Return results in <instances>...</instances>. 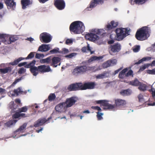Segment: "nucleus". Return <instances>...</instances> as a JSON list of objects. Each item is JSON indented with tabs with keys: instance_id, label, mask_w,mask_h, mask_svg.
Returning a JSON list of instances; mask_svg holds the SVG:
<instances>
[{
	"instance_id": "nucleus-1",
	"label": "nucleus",
	"mask_w": 155,
	"mask_h": 155,
	"mask_svg": "<svg viewBox=\"0 0 155 155\" xmlns=\"http://www.w3.org/2000/svg\"><path fill=\"white\" fill-rule=\"evenodd\" d=\"M36 62L35 60H33L30 63L26 64L25 66V68H30V72L34 76H36L39 73H44L52 71L49 65H43L38 67L35 66Z\"/></svg>"
},
{
	"instance_id": "nucleus-2",
	"label": "nucleus",
	"mask_w": 155,
	"mask_h": 155,
	"mask_svg": "<svg viewBox=\"0 0 155 155\" xmlns=\"http://www.w3.org/2000/svg\"><path fill=\"white\" fill-rule=\"evenodd\" d=\"M96 85L95 83L94 82H88L83 84L81 82L76 83L69 85L68 87L67 90L72 91L93 89L94 88Z\"/></svg>"
},
{
	"instance_id": "nucleus-3",
	"label": "nucleus",
	"mask_w": 155,
	"mask_h": 155,
	"mask_svg": "<svg viewBox=\"0 0 155 155\" xmlns=\"http://www.w3.org/2000/svg\"><path fill=\"white\" fill-rule=\"evenodd\" d=\"M85 29L83 23L80 21H76L72 22L69 27V30L71 33L74 34H80Z\"/></svg>"
},
{
	"instance_id": "nucleus-4",
	"label": "nucleus",
	"mask_w": 155,
	"mask_h": 155,
	"mask_svg": "<svg viewBox=\"0 0 155 155\" xmlns=\"http://www.w3.org/2000/svg\"><path fill=\"white\" fill-rule=\"evenodd\" d=\"M91 32L85 35L86 39L91 41H95L99 39V37L97 35H102L105 34L104 30L103 29H93L91 31Z\"/></svg>"
},
{
	"instance_id": "nucleus-5",
	"label": "nucleus",
	"mask_w": 155,
	"mask_h": 155,
	"mask_svg": "<svg viewBox=\"0 0 155 155\" xmlns=\"http://www.w3.org/2000/svg\"><path fill=\"white\" fill-rule=\"evenodd\" d=\"M149 28L146 27H143L138 29L135 34L136 38L139 41L146 39L149 36Z\"/></svg>"
},
{
	"instance_id": "nucleus-6",
	"label": "nucleus",
	"mask_w": 155,
	"mask_h": 155,
	"mask_svg": "<svg viewBox=\"0 0 155 155\" xmlns=\"http://www.w3.org/2000/svg\"><path fill=\"white\" fill-rule=\"evenodd\" d=\"M129 30L127 28H118L115 30L117 39L118 41L122 40L129 35Z\"/></svg>"
},
{
	"instance_id": "nucleus-7",
	"label": "nucleus",
	"mask_w": 155,
	"mask_h": 155,
	"mask_svg": "<svg viewBox=\"0 0 155 155\" xmlns=\"http://www.w3.org/2000/svg\"><path fill=\"white\" fill-rule=\"evenodd\" d=\"M121 45L120 44L117 43L110 45L108 47L109 54L111 55H114L117 54L121 49Z\"/></svg>"
},
{
	"instance_id": "nucleus-8",
	"label": "nucleus",
	"mask_w": 155,
	"mask_h": 155,
	"mask_svg": "<svg viewBox=\"0 0 155 155\" xmlns=\"http://www.w3.org/2000/svg\"><path fill=\"white\" fill-rule=\"evenodd\" d=\"M67 108L65 103H60L55 107V109L56 111L53 112L52 114L53 115H56L59 113L64 111Z\"/></svg>"
},
{
	"instance_id": "nucleus-9",
	"label": "nucleus",
	"mask_w": 155,
	"mask_h": 155,
	"mask_svg": "<svg viewBox=\"0 0 155 155\" xmlns=\"http://www.w3.org/2000/svg\"><path fill=\"white\" fill-rule=\"evenodd\" d=\"M52 39L51 37L47 33H43L40 36V39L42 42L48 43L51 41Z\"/></svg>"
},
{
	"instance_id": "nucleus-10",
	"label": "nucleus",
	"mask_w": 155,
	"mask_h": 155,
	"mask_svg": "<svg viewBox=\"0 0 155 155\" xmlns=\"http://www.w3.org/2000/svg\"><path fill=\"white\" fill-rule=\"evenodd\" d=\"M86 69L85 65L77 66L74 69L72 73L75 75L82 74L86 72Z\"/></svg>"
},
{
	"instance_id": "nucleus-11",
	"label": "nucleus",
	"mask_w": 155,
	"mask_h": 155,
	"mask_svg": "<svg viewBox=\"0 0 155 155\" xmlns=\"http://www.w3.org/2000/svg\"><path fill=\"white\" fill-rule=\"evenodd\" d=\"M54 5L55 7L59 10H62L65 7V3L63 0H55Z\"/></svg>"
},
{
	"instance_id": "nucleus-12",
	"label": "nucleus",
	"mask_w": 155,
	"mask_h": 155,
	"mask_svg": "<svg viewBox=\"0 0 155 155\" xmlns=\"http://www.w3.org/2000/svg\"><path fill=\"white\" fill-rule=\"evenodd\" d=\"M115 105L117 107L120 108L125 106L126 104L125 100L120 98H116L114 100Z\"/></svg>"
},
{
	"instance_id": "nucleus-13",
	"label": "nucleus",
	"mask_w": 155,
	"mask_h": 155,
	"mask_svg": "<svg viewBox=\"0 0 155 155\" xmlns=\"http://www.w3.org/2000/svg\"><path fill=\"white\" fill-rule=\"evenodd\" d=\"M47 120L45 118H40L36 121L34 124V126L35 127H38L43 125Z\"/></svg>"
},
{
	"instance_id": "nucleus-14",
	"label": "nucleus",
	"mask_w": 155,
	"mask_h": 155,
	"mask_svg": "<svg viewBox=\"0 0 155 155\" xmlns=\"http://www.w3.org/2000/svg\"><path fill=\"white\" fill-rule=\"evenodd\" d=\"M76 102L75 98L72 97L69 98H67L65 102L67 107H71Z\"/></svg>"
},
{
	"instance_id": "nucleus-15",
	"label": "nucleus",
	"mask_w": 155,
	"mask_h": 155,
	"mask_svg": "<svg viewBox=\"0 0 155 155\" xmlns=\"http://www.w3.org/2000/svg\"><path fill=\"white\" fill-rule=\"evenodd\" d=\"M51 66L54 67H56L58 65H60V61L61 59L58 57H54L51 58Z\"/></svg>"
},
{
	"instance_id": "nucleus-16",
	"label": "nucleus",
	"mask_w": 155,
	"mask_h": 155,
	"mask_svg": "<svg viewBox=\"0 0 155 155\" xmlns=\"http://www.w3.org/2000/svg\"><path fill=\"white\" fill-rule=\"evenodd\" d=\"M103 0H92L90 3L89 8H93L97 5L100 3L103 4Z\"/></svg>"
},
{
	"instance_id": "nucleus-17",
	"label": "nucleus",
	"mask_w": 155,
	"mask_h": 155,
	"mask_svg": "<svg viewBox=\"0 0 155 155\" xmlns=\"http://www.w3.org/2000/svg\"><path fill=\"white\" fill-rule=\"evenodd\" d=\"M118 25V23L117 22L112 21L107 25L106 28L107 30H110L117 27Z\"/></svg>"
},
{
	"instance_id": "nucleus-18",
	"label": "nucleus",
	"mask_w": 155,
	"mask_h": 155,
	"mask_svg": "<svg viewBox=\"0 0 155 155\" xmlns=\"http://www.w3.org/2000/svg\"><path fill=\"white\" fill-rule=\"evenodd\" d=\"M21 3L22 8L25 9L27 8V6L31 4L32 2L30 0H21Z\"/></svg>"
},
{
	"instance_id": "nucleus-19",
	"label": "nucleus",
	"mask_w": 155,
	"mask_h": 155,
	"mask_svg": "<svg viewBox=\"0 0 155 155\" xmlns=\"http://www.w3.org/2000/svg\"><path fill=\"white\" fill-rule=\"evenodd\" d=\"M17 121L16 120L12 119L10 120L5 123V126L8 127H10L12 126L15 125Z\"/></svg>"
},
{
	"instance_id": "nucleus-20",
	"label": "nucleus",
	"mask_w": 155,
	"mask_h": 155,
	"mask_svg": "<svg viewBox=\"0 0 155 155\" xmlns=\"http://www.w3.org/2000/svg\"><path fill=\"white\" fill-rule=\"evenodd\" d=\"M103 58L102 56L97 57L96 56H93L91 57L88 61L87 62L88 63H91L94 61H97L102 59Z\"/></svg>"
},
{
	"instance_id": "nucleus-21",
	"label": "nucleus",
	"mask_w": 155,
	"mask_h": 155,
	"mask_svg": "<svg viewBox=\"0 0 155 155\" xmlns=\"http://www.w3.org/2000/svg\"><path fill=\"white\" fill-rule=\"evenodd\" d=\"M2 68V65H0V74H5L11 71V68L10 67H8L4 68Z\"/></svg>"
},
{
	"instance_id": "nucleus-22",
	"label": "nucleus",
	"mask_w": 155,
	"mask_h": 155,
	"mask_svg": "<svg viewBox=\"0 0 155 155\" xmlns=\"http://www.w3.org/2000/svg\"><path fill=\"white\" fill-rule=\"evenodd\" d=\"M51 56L48 57L46 58L42 59L40 60V62L41 64L46 63L47 64H51Z\"/></svg>"
},
{
	"instance_id": "nucleus-23",
	"label": "nucleus",
	"mask_w": 155,
	"mask_h": 155,
	"mask_svg": "<svg viewBox=\"0 0 155 155\" xmlns=\"http://www.w3.org/2000/svg\"><path fill=\"white\" fill-rule=\"evenodd\" d=\"M5 2L7 6H9L11 8H13L15 6L16 3L13 0H5Z\"/></svg>"
},
{
	"instance_id": "nucleus-24",
	"label": "nucleus",
	"mask_w": 155,
	"mask_h": 155,
	"mask_svg": "<svg viewBox=\"0 0 155 155\" xmlns=\"http://www.w3.org/2000/svg\"><path fill=\"white\" fill-rule=\"evenodd\" d=\"M82 52H87L89 51L90 52L91 54H92L94 53V51H92L91 47H90L89 45L88 44L87 45V47H83L81 49Z\"/></svg>"
},
{
	"instance_id": "nucleus-25",
	"label": "nucleus",
	"mask_w": 155,
	"mask_h": 155,
	"mask_svg": "<svg viewBox=\"0 0 155 155\" xmlns=\"http://www.w3.org/2000/svg\"><path fill=\"white\" fill-rule=\"evenodd\" d=\"M8 39H9L10 43H11L12 42H14L18 39V37L16 35H8Z\"/></svg>"
},
{
	"instance_id": "nucleus-26",
	"label": "nucleus",
	"mask_w": 155,
	"mask_h": 155,
	"mask_svg": "<svg viewBox=\"0 0 155 155\" xmlns=\"http://www.w3.org/2000/svg\"><path fill=\"white\" fill-rule=\"evenodd\" d=\"M8 35L6 34H1L0 33V40L2 42H5L8 39Z\"/></svg>"
},
{
	"instance_id": "nucleus-27",
	"label": "nucleus",
	"mask_w": 155,
	"mask_h": 155,
	"mask_svg": "<svg viewBox=\"0 0 155 155\" xmlns=\"http://www.w3.org/2000/svg\"><path fill=\"white\" fill-rule=\"evenodd\" d=\"M25 59V58L20 57L18 58V59L15 60L13 62H10L9 64L12 65H16L18 64L19 62L22 60Z\"/></svg>"
},
{
	"instance_id": "nucleus-28",
	"label": "nucleus",
	"mask_w": 155,
	"mask_h": 155,
	"mask_svg": "<svg viewBox=\"0 0 155 155\" xmlns=\"http://www.w3.org/2000/svg\"><path fill=\"white\" fill-rule=\"evenodd\" d=\"M14 93L15 94L17 95H18V94H26L27 93V91H21V90L20 87L18 88L17 89H15L14 90Z\"/></svg>"
},
{
	"instance_id": "nucleus-29",
	"label": "nucleus",
	"mask_w": 155,
	"mask_h": 155,
	"mask_svg": "<svg viewBox=\"0 0 155 155\" xmlns=\"http://www.w3.org/2000/svg\"><path fill=\"white\" fill-rule=\"evenodd\" d=\"M130 91L129 89L123 90L120 92V94L124 96L128 95L130 94Z\"/></svg>"
},
{
	"instance_id": "nucleus-30",
	"label": "nucleus",
	"mask_w": 155,
	"mask_h": 155,
	"mask_svg": "<svg viewBox=\"0 0 155 155\" xmlns=\"http://www.w3.org/2000/svg\"><path fill=\"white\" fill-rule=\"evenodd\" d=\"M129 83L130 84L135 86H138L141 84L137 79H135L133 81H130Z\"/></svg>"
},
{
	"instance_id": "nucleus-31",
	"label": "nucleus",
	"mask_w": 155,
	"mask_h": 155,
	"mask_svg": "<svg viewBox=\"0 0 155 155\" xmlns=\"http://www.w3.org/2000/svg\"><path fill=\"white\" fill-rule=\"evenodd\" d=\"M107 73L105 71L103 73L97 75L96 76V78L97 79H103L107 77Z\"/></svg>"
},
{
	"instance_id": "nucleus-32",
	"label": "nucleus",
	"mask_w": 155,
	"mask_h": 155,
	"mask_svg": "<svg viewBox=\"0 0 155 155\" xmlns=\"http://www.w3.org/2000/svg\"><path fill=\"white\" fill-rule=\"evenodd\" d=\"M27 124L26 123H24L23 125L20 127L17 130V132H23V131L25 129L26 127Z\"/></svg>"
},
{
	"instance_id": "nucleus-33",
	"label": "nucleus",
	"mask_w": 155,
	"mask_h": 155,
	"mask_svg": "<svg viewBox=\"0 0 155 155\" xmlns=\"http://www.w3.org/2000/svg\"><path fill=\"white\" fill-rule=\"evenodd\" d=\"M138 89L141 91H145L146 90L147 86L144 84H141V83L139 85Z\"/></svg>"
},
{
	"instance_id": "nucleus-34",
	"label": "nucleus",
	"mask_w": 155,
	"mask_h": 155,
	"mask_svg": "<svg viewBox=\"0 0 155 155\" xmlns=\"http://www.w3.org/2000/svg\"><path fill=\"white\" fill-rule=\"evenodd\" d=\"M56 98V96L54 93L50 94L48 97V100L50 101H52L54 100Z\"/></svg>"
},
{
	"instance_id": "nucleus-35",
	"label": "nucleus",
	"mask_w": 155,
	"mask_h": 155,
	"mask_svg": "<svg viewBox=\"0 0 155 155\" xmlns=\"http://www.w3.org/2000/svg\"><path fill=\"white\" fill-rule=\"evenodd\" d=\"M28 110V107L27 106H25L21 108H19L18 109V111L19 113L21 112H25Z\"/></svg>"
},
{
	"instance_id": "nucleus-36",
	"label": "nucleus",
	"mask_w": 155,
	"mask_h": 155,
	"mask_svg": "<svg viewBox=\"0 0 155 155\" xmlns=\"http://www.w3.org/2000/svg\"><path fill=\"white\" fill-rule=\"evenodd\" d=\"M108 62L110 64V66H112L116 65L117 64V61L115 59H110L108 60Z\"/></svg>"
},
{
	"instance_id": "nucleus-37",
	"label": "nucleus",
	"mask_w": 155,
	"mask_h": 155,
	"mask_svg": "<svg viewBox=\"0 0 155 155\" xmlns=\"http://www.w3.org/2000/svg\"><path fill=\"white\" fill-rule=\"evenodd\" d=\"M149 91L151 92L152 97L155 101V89L152 87L151 89L149 90Z\"/></svg>"
},
{
	"instance_id": "nucleus-38",
	"label": "nucleus",
	"mask_w": 155,
	"mask_h": 155,
	"mask_svg": "<svg viewBox=\"0 0 155 155\" xmlns=\"http://www.w3.org/2000/svg\"><path fill=\"white\" fill-rule=\"evenodd\" d=\"M100 112H98L97 113V117L98 120H101L103 118L102 116L103 115V114Z\"/></svg>"
},
{
	"instance_id": "nucleus-39",
	"label": "nucleus",
	"mask_w": 155,
	"mask_h": 155,
	"mask_svg": "<svg viewBox=\"0 0 155 155\" xmlns=\"http://www.w3.org/2000/svg\"><path fill=\"white\" fill-rule=\"evenodd\" d=\"M114 108V106L111 104L108 103L106 107L104 108V110L108 109L111 110L113 109Z\"/></svg>"
},
{
	"instance_id": "nucleus-40",
	"label": "nucleus",
	"mask_w": 155,
	"mask_h": 155,
	"mask_svg": "<svg viewBox=\"0 0 155 155\" xmlns=\"http://www.w3.org/2000/svg\"><path fill=\"white\" fill-rule=\"evenodd\" d=\"M133 51L134 52H138L140 49V46L139 45H136L133 48Z\"/></svg>"
},
{
	"instance_id": "nucleus-41",
	"label": "nucleus",
	"mask_w": 155,
	"mask_h": 155,
	"mask_svg": "<svg viewBox=\"0 0 155 155\" xmlns=\"http://www.w3.org/2000/svg\"><path fill=\"white\" fill-rule=\"evenodd\" d=\"M108 62V61L102 64V67L104 68H105L110 66V64Z\"/></svg>"
},
{
	"instance_id": "nucleus-42",
	"label": "nucleus",
	"mask_w": 155,
	"mask_h": 155,
	"mask_svg": "<svg viewBox=\"0 0 155 155\" xmlns=\"http://www.w3.org/2000/svg\"><path fill=\"white\" fill-rule=\"evenodd\" d=\"M68 52L69 50L68 49H67L65 48H64L62 49V51H59V53L65 54L68 53Z\"/></svg>"
},
{
	"instance_id": "nucleus-43",
	"label": "nucleus",
	"mask_w": 155,
	"mask_h": 155,
	"mask_svg": "<svg viewBox=\"0 0 155 155\" xmlns=\"http://www.w3.org/2000/svg\"><path fill=\"white\" fill-rule=\"evenodd\" d=\"M147 73L151 74H155V68L152 70H148L147 71Z\"/></svg>"
},
{
	"instance_id": "nucleus-44",
	"label": "nucleus",
	"mask_w": 155,
	"mask_h": 155,
	"mask_svg": "<svg viewBox=\"0 0 155 155\" xmlns=\"http://www.w3.org/2000/svg\"><path fill=\"white\" fill-rule=\"evenodd\" d=\"M139 101L140 102L143 103L144 102L143 95L141 94H140L138 96Z\"/></svg>"
},
{
	"instance_id": "nucleus-45",
	"label": "nucleus",
	"mask_w": 155,
	"mask_h": 155,
	"mask_svg": "<svg viewBox=\"0 0 155 155\" xmlns=\"http://www.w3.org/2000/svg\"><path fill=\"white\" fill-rule=\"evenodd\" d=\"M148 66L146 64H144L143 66H141L139 70L138 71V72H140L145 70L148 67Z\"/></svg>"
},
{
	"instance_id": "nucleus-46",
	"label": "nucleus",
	"mask_w": 155,
	"mask_h": 155,
	"mask_svg": "<svg viewBox=\"0 0 155 155\" xmlns=\"http://www.w3.org/2000/svg\"><path fill=\"white\" fill-rule=\"evenodd\" d=\"M59 48H57L56 49H53L50 51V52L51 54H55L58 53H59Z\"/></svg>"
},
{
	"instance_id": "nucleus-47",
	"label": "nucleus",
	"mask_w": 155,
	"mask_h": 155,
	"mask_svg": "<svg viewBox=\"0 0 155 155\" xmlns=\"http://www.w3.org/2000/svg\"><path fill=\"white\" fill-rule=\"evenodd\" d=\"M134 75L133 72L131 70H129L125 74V76L128 77L130 76H132L133 77Z\"/></svg>"
},
{
	"instance_id": "nucleus-48",
	"label": "nucleus",
	"mask_w": 155,
	"mask_h": 155,
	"mask_svg": "<svg viewBox=\"0 0 155 155\" xmlns=\"http://www.w3.org/2000/svg\"><path fill=\"white\" fill-rule=\"evenodd\" d=\"M34 56V52H31L28 56L25 58V59H31L33 58Z\"/></svg>"
},
{
	"instance_id": "nucleus-49",
	"label": "nucleus",
	"mask_w": 155,
	"mask_h": 155,
	"mask_svg": "<svg viewBox=\"0 0 155 155\" xmlns=\"http://www.w3.org/2000/svg\"><path fill=\"white\" fill-rule=\"evenodd\" d=\"M44 52H46L48 51L50 49V47L49 45L44 44Z\"/></svg>"
},
{
	"instance_id": "nucleus-50",
	"label": "nucleus",
	"mask_w": 155,
	"mask_h": 155,
	"mask_svg": "<svg viewBox=\"0 0 155 155\" xmlns=\"http://www.w3.org/2000/svg\"><path fill=\"white\" fill-rule=\"evenodd\" d=\"M26 71V69L23 68H21L19 69L18 73L19 74H21L25 73Z\"/></svg>"
},
{
	"instance_id": "nucleus-51",
	"label": "nucleus",
	"mask_w": 155,
	"mask_h": 155,
	"mask_svg": "<svg viewBox=\"0 0 155 155\" xmlns=\"http://www.w3.org/2000/svg\"><path fill=\"white\" fill-rule=\"evenodd\" d=\"M13 119H17L19 117V112H16L13 114L12 116Z\"/></svg>"
},
{
	"instance_id": "nucleus-52",
	"label": "nucleus",
	"mask_w": 155,
	"mask_h": 155,
	"mask_svg": "<svg viewBox=\"0 0 155 155\" xmlns=\"http://www.w3.org/2000/svg\"><path fill=\"white\" fill-rule=\"evenodd\" d=\"M76 54L74 53H71L69 54L66 55L65 56L66 58H71L75 56Z\"/></svg>"
},
{
	"instance_id": "nucleus-53",
	"label": "nucleus",
	"mask_w": 155,
	"mask_h": 155,
	"mask_svg": "<svg viewBox=\"0 0 155 155\" xmlns=\"http://www.w3.org/2000/svg\"><path fill=\"white\" fill-rule=\"evenodd\" d=\"M108 101L105 100H102V102L101 105L106 107L108 104Z\"/></svg>"
},
{
	"instance_id": "nucleus-54",
	"label": "nucleus",
	"mask_w": 155,
	"mask_h": 155,
	"mask_svg": "<svg viewBox=\"0 0 155 155\" xmlns=\"http://www.w3.org/2000/svg\"><path fill=\"white\" fill-rule=\"evenodd\" d=\"M44 55L43 54L37 53L35 55V57L36 58L40 59L41 58H43Z\"/></svg>"
},
{
	"instance_id": "nucleus-55",
	"label": "nucleus",
	"mask_w": 155,
	"mask_h": 155,
	"mask_svg": "<svg viewBox=\"0 0 155 155\" xmlns=\"http://www.w3.org/2000/svg\"><path fill=\"white\" fill-rule=\"evenodd\" d=\"M91 108L93 109L98 110V112H101L102 111L101 109L98 106H92L91 107Z\"/></svg>"
},
{
	"instance_id": "nucleus-56",
	"label": "nucleus",
	"mask_w": 155,
	"mask_h": 155,
	"mask_svg": "<svg viewBox=\"0 0 155 155\" xmlns=\"http://www.w3.org/2000/svg\"><path fill=\"white\" fill-rule=\"evenodd\" d=\"M73 42V41L72 39H68L66 40L65 44L66 45H69V44H72Z\"/></svg>"
},
{
	"instance_id": "nucleus-57",
	"label": "nucleus",
	"mask_w": 155,
	"mask_h": 155,
	"mask_svg": "<svg viewBox=\"0 0 155 155\" xmlns=\"http://www.w3.org/2000/svg\"><path fill=\"white\" fill-rule=\"evenodd\" d=\"M85 67H86V71H92L94 69V67L86 66H85Z\"/></svg>"
},
{
	"instance_id": "nucleus-58",
	"label": "nucleus",
	"mask_w": 155,
	"mask_h": 155,
	"mask_svg": "<svg viewBox=\"0 0 155 155\" xmlns=\"http://www.w3.org/2000/svg\"><path fill=\"white\" fill-rule=\"evenodd\" d=\"M23 78V77H21L20 78L16 79L15 80V81L13 83V84H15L18 82H19L21 80H22Z\"/></svg>"
},
{
	"instance_id": "nucleus-59",
	"label": "nucleus",
	"mask_w": 155,
	"mask_h": 155,
	"mask_svg": "<svg viewBox=\"0 0 155 155\" xmlns=\"http://www.w3.org/2000/svg\"><path fill=\"white\" fill-rule=\"evenodd\" d=\"M44 44L40 46L38 49V51L41 52H44Z\"/></svg>"
},
{
	"instance_id": "nucleus-60",
	"label": "nucleus",
	"mask_w": 155,
	"mask_h": 155,
	"mask_svg": "<svg viewBox=\"0 0 155 155\" xmlns=\"http://www.w3.org/2000/svg\"><path fill=\"white\" fill-rule=\"evenodd\" d=\"M145 61V58H142L141 59L139 60L138 62L135 63V64H139L141 63L142 62Z\"/></svg>"
},
{
	"instance_id": "nucleus-61",
	"label": "nucleus",
	"mask_w": 155,
	"mask_h": 155,
	"mask_svg": "<svg viewBox=\"0 0 155 155\" xmlns=\"http://www.w3.org/2000/svg\"><path fill=\"white\" fill-rule=\"evenodd\" d=\"M124 74L122 73L121 72H120L119 74V77L120 78H123Z\"/></svg>"
},
{
	"instance_id": "nucleus-62",
	"label": "nucleus",
	"mask_w": 155,
	"mask_h": 155,
	"mask_svg": "<svg viewBox=\"0 0 155 155\" xmlns=\"http://www.w3.org/2000/svg\"><path fill=\"white\" fill-rule=\"evenodd\" d=\"M27 62H24L23 63H19L18 64V66L19 67H21L23 66H25L27 64Z\"/></svg>"
},
{
	"instance_id": "nucleus-63",
	"label": "nucleus",
	"mask_w": 155,
	"mask_h": 155,
	"mask_svg": "<svg viewBox=\"0 0 155 155\" xmlns=\"http://www.w3.org/2000/svg\"><path fill=\"white\" fill-rule=\"evenodd\" d=\"M27 116L26 115V114L24 113H19V117H26Z\"/></svg>"
},
{
	"instance_id": "nucleus-64",
	"label": "nucleus",
	"mask_w": 155,
	"mask_h": 155,
	"mask_svg": "<svg viewBox=\"0 0 155 155\" xmlns=\"http://www.w3.org/2000/svg\"><path fill=\"white\" fill-rule=\"evenodd\" d=\"M5 89L2 88H0V94H2L3 93H5Z\"/></svg>"
}]
</instances>
